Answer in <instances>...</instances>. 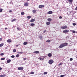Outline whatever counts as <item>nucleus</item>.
Segmentation results:
<instances>
[{"mask_svg": "<svg viewBox=\"0 0 77 77\" xmlns=\"http://www.w3.org/2000/svg\"><path fill=\"white\" fill-rule=\"evenodd\" d=\"M5 75H0V77H5Z\"/></svg>", "mask_w": 77, "mask_h": 77, "instance_id": "obj_23", "label": "nucleus"}, {"mask_svg": "<svg viewBox=\"0 0 77 77\" xmlns=\"http://www.w3.org/2000/svg\"><path fill=\"white\" fill-rule=\"evenodd\" d=\"M46 42H51V41H50V40H47L46 41Z\"/></svg>", "mask_w": 77, "mask_h": 77, "instance_id": "obj_38", "label": "nucleus"}, {"mask_svg": "<svg viewBox=\"0 0 77 77\" xmlns=\"http://www.w3.org/2000/svg\"><path fill=\"white\" fill-rule=\"evenodd\" d=\"M47 74V72H44L43 74H44V75H45V74Z\"/></svg>", "mask_w": 77, "mask_h": 77, "instance_id": "obj_32", "label": "nucleus"}, {"mask_svg": "<svg viewBox=\"0 0 77 77\" xmlns=\"http://www.w3.org/2000/svg\"><path fill=\"white\" fill-rule=\"evenodd\" d=\"M27 18H28V20H29L30 18H31V16H29L26 17Z\"/></svg>", "mask_w": 77, "mask_h": 77, "instance_id": "obj_18", "label": "nucleus"}, {"mask_svg": "<svg viewBox=\"0 0 77 77\" xmlns=\"http://www.w3.org/2000/svg\"><path fill=\"white\" fill-rule=\"evenodd\" d=\"M7 42L10 43L11 42H12V40L10 39H8L7 40Z\"/></svg>", "mask_w": 77, "mask_h": 77, "instance_id": "obj_12", "label": "nucleus"}, {"mask_svg": "<svg viewBox=\"0 0 77 77\" xmlns=\"http://www.w3.org/2000/svg\"><path fill=\"white\" fill-rule=\"evenodd\" d=\"M11 62V60L9 59L8 60H7V63H10Z\"/></svg>", "mask_w": 77, "mask_h": 77, "instance_id": "obj_16", "label": "nucleus"}, {"mask_svg": "<svg viewBox=\"0 0 77 77\" xmlns=\"http://www.w3.org/2000/svg\"><path fill=\"white\" fill-rule=\"evenodd\" d=\"M39 38L40 39H41V40H42V36L40 35L39 36Z\"/></svg>", "mask_w": 77, "mask_h": 77, "instance_id": "obj_20", "label": "nucleus"}, {"mask_svg": "<svg viewBox=\"0 0 77 77\" xmlns=\"http://www.w3.org/2000/svg\"><path fill=\"white\" fill-rule=\"evenodd\" d=\"M21 15H24V12H21Z\"/></svg>", "mask_w": 77, "mask_h": 77, "instance_id": "obj_24", "label": "nucleus"}, {"mask_svg": "<svg viewBox=\"0 0 77 77\" xmlns=\"http://www.w3.org/2000/svg\"><path fill=\"white\" fill-rule=\"evenodd\" d=\"M27 1H29V0H26Z\"/></svg>", "mask_w": 77, "mask_h": 77, "instance_id": "obj_53", "label": "nucleus"}, {"mask_svg": "<svg viewBox=\"0 0 77 77\" xmlns=\"http://www.w3.org/2000/svg\"><path fill=\"white\" fill-rule=\"evenodd\" d=\"M75 10L76 11H77V6L76 7V8H75Z\"/></svg>", "mask_w": 77, "mask_h": 77, "instance_id": "obj_43", "label": "nucleus"}, {"mask_svg": "<svg viewBox=\"0 0 77 77\" xmlns=\"http://www.w3.org/2000/svg\"><path fill=\"white\" fill-rule=\"evenodd\" d=\"M5 58H1V60H5Z\"/></svg>", "mask_w": 77, "mask_h": 77, "instance_id": "obj_29", "label": "nucleus"}, {"mask_svg": "<svg viewBox=\"0 0 77 77\" xmlns=\"http://www.w3.org/2000/svg\"><path fill=\"white\" fill-rule=\"evenodd\" d=\"M44 58L43 57H41L40 58V60H44Z\"/></svg>", "mask_w": 77, "mask_h": 77, "instance_id": "obj_21", "label": "nucleus"}, {"mask_svg": "<svg viewBox=\"0 0 77 77\" xmlns=\"http://www.w3.org/2000/svg\"><path fill=\"white\" fill-rule=\"evenodd\" d=\"M16 20V19H13L11 20L12 22H13V21H15Z\"/></svg>", "mask_w": 77, "mask_h": 77, "instance_id": "obj_26", "label": "nucleus"}, {"mask_svg": "<svg viewBox=\"0 0 77 77\" xmlns=\"http://www.w3.org/2000/svg\"><path fill=\"white\" fill-rule=\"evenodd\" d=\"M72 60H73V59H72V58H71L70 59V61H72Z\"/></svg>", "mask_w": 77, "mask_h": 77, "instance_id": "obj_35", "label": "nucleus"}, {"mask_svg": "<svg viewBox=\"0 0 77 77\" xmlns=\"http://www.w3.org/2000/svg\"><path fill=\"white\" fill-rule=\"evenodd\" d=\"M23 60H26V58H23Z\"/></svg>", "mask_w": 77, "mask_h": 77, "instance_id": "obj_49", "label": "nucleus"}, {"mask_svg": "<svg viewBox=\"0 0 77 77\" xmlns=\"http://www.w3.org/2000/svg\"><path fill=\"white\" fill-rule=\"evenodd\" d=\"M51 23L49 22H46L47 26H48V25H50V24Z\"/></svg>", "mask_w": 77, "mask_h": 77, "instance_id": "obj_13", "label": "nucleus"}, {"mask_svg": "<svg viewBox=\"0 0 77 77\" xmlns=\"http://www.w3.org/2000/svg\"><path fill=\"white\" fill-rule=\"evenodd\" d=\"M39 53V51H35L33 52V53H35L36 54H38Z\"/></svg>", "mask_w": 77, "mask_h": 77, "instance_id": "obj_14", "label": "nucleus"}, {"mask_svg": "<svg viewBox=\"0 0 77 77\" xmlns=\"http://www.w3.org/2000/svg\"><path fill=\"white\" fill-rule=\"evenodd\" d=\"M3 11V9L2 8L0 9V13L2 12Z\"/></svg>", "mask_w": 77, "mask_h": 77, "instance_id": "obj_33", "label": "nucleus"}, {"mask_svg": "<svg viewBox=\"0 0 77 77\" xmlns=\"http://www.w3.org/2000/svg\"><path fill=\"white\" fill-rule=\"evenodd\" d=\"M24 68L23 67H18V70H23Z\"/></svg>", "mask_w": 77, "mask_h": 77, "instance_id": "obj_6", "label": "nucleus"}, {"mask_svg": "<svg viewBox=\"0 0 77 77\" xmlns=\"http://www.w3.org/2000/svg\"><path fill=\"white\" fill-rule=\"evenodd\" d=\"M47 20H48V21H49V22H51V20H52L50 18H49Z\"/></svg>", "mask_w": 77, "mask_h": 77, "instance_id": "obj_11", "label": "nucleus"}, {"mask_svg": "<svg viewBox=\"0 0 77 77\" xmlns=\"http://www.w3.org/2000/svg\"><path fill=\"white\" fill-rule=\"evenodd\" d=\"M18 45H16V47H18Z\"/></svg>", "mask_w": 77, "mask_h": 77, "instance_id": "obj_51", "label": "nucleus"}, {"mask_svg": "<svg viewBox=\"0 0 77 77\" xmlns=\"http://www.w3.org/2000/svg\"><path fill=\"white\" fill-rule=\"evenodd\" d=\"M4 45V44L3 43H2L0 44V47H2Z\"/></svg>", "mask_w": 77, "mask_h": 77, "instance_id": "obj_27", "label": "nucleus"}, {"mask_svg": "<svg viewBox=\"0 0 77 77\" xmlns=\"http://www.w3.org/2000/svg\"><path fill=\"white\" fill-rule=\"evenodd\" d=\"M2 69V68L1 67H0V71H1Z\"/></svg>", "mask_w": 77, "mask_h": 77, "instance_id": "obj_47", "label": "nucleus"}, {"mask_svg": "<svg viewBox=\"0 0 77 77\" xmlns=\"http://www.w3.org/2000/svg\"><path fill=\"white\" fill-rule=\"evenodd\" d=\"M3 55H4V54H3V53H2L0 54L1 56H3Z\"/></svg>", "mask_w": 77, "mask_h": 77, "instance_id": "obj_39", "label": "nucleus"}, {"mask_svg": "<svg viewBox=\"0 0 77 77\" xmlns=\"http://www.w3.org/2000/svg\"><path fill=\"white\" fill-rule=\"evenodd\" d=\"M53 12L51 11H49L47 13L48 14H52Z\"/></svg>", "mask_w": 77, "mask_h": 77, "instance_id": "obj_8", "label": "nucleus"}, {"mask_svg": "<svg viewBox=\"0 0 77 77\" xmlns=\"http://www.w3.org/2000/svg\"><path fill=\"white\" fill-rule=\"evenodd\" d=\"M11 58H14L15 57V56L14 55H12L11 56Z\"/></svg>", "mask_w": 77, "mask_h": 77, "instance_id": "obj_34", "label": "nucleus"}, {"mask_svg": "<svg viewBox=\"0 0 77 77\" xmlns=\"http://www.w3.org/2000/svg\"><path fill=\"white\" fill-rule=\"evenodd\" d=\"M29 5V3H25L24 4V6H28V5Z\"/></svg>", "mask_w": 77, "mask_h": 77, "instance_id": "obj_10", "label": "nucleus"}, {"mask_svg": "<svg viewBox=\"0 0 77 77\" xmlns=\"http://www.w3.org/2000/svg\"><path fill=\"white\" fill-rule=\"evenodd\" d=\"M45 6L44 5H40L39 6L38 8H44Z\"/></svg>", "mask_w": 77, "mask_h": 77, "instance_id": "obj_5", "label": "nucleus"}, {"mask_svg": "<svg viewBox=\"0 0 77 77\" xmlns=\"http://www.w3.org/2000/svg\"><path fill=\"white\" fill-rule=\"evenodd\" d=\"M35 72H30V74H33Z\"/></svg>", "mask_w": 77, "mask_h": 77, "instance_id": "obj_30", "label": "nucleus"}, {"mask_svg": "<svg viewBox=\"0 0 77 77\" xmlns=\"http://www.w3.org/2000/svg\"><path fill=\"white\" fill-rule=\"evenodd\" d=\"M65 75H62L60 76V77H64L65 76Z\"/></svg>", "mask_w": 77, "mask_h": 77, "instance_id": "obj_36", "label": "nucleus"}, {"mask_svg": "<svg viewBox=\"0 0 77 77\" xmlns=\"http://www.w3.org/2000/svg\"><path fill=\"white\" fill-rule=\"evenodd\" d=\"M59 18H60V19H62V16H60L59 17Z\"/></svg>", "mask_w": 77, "mask_h": 77, "instance_id": "obj_41", "label": "nucleus"}, {"mask_svg": "<svg viewBox=\"0 0 77 77\" xmlns=\"http://www.w3.org/2000/svg\"><path fill=\"white\" fill-rule=\"evenodd\" d=\"M28 43L27 42H25L23 43V45H27Z\"/></svg>", "mask_w": 77, "mask_h": 77, "instance_id": "obj_17", "label": "nucleus"}, {"mask_svg": "<svg viewBox=\"0 0 77 77\" xmlns=\"http://www.w3.org/2000/svg\"><path fill=\"white\" fill-rule=\"evenodd\" d=\"M18 54H22L23 53H24V52L22 51V52H19L18 51L17 52Z\"/></svg>", "mask_w": 77, "mask_h": 77, "instance_id": "obj_15", "label": "nucleus"}, {"mask_svg": "<svg viewBox=\"0 0 77 77\" xmlns=\"http://www.w3.org/2000/svg\"><path fill=\"white\" fill-rule=\"evenodd\" d=\"M62 65V63H60V64H59L58 65L59 66H60V65Z\"/></svg>", "mask_w": 77, "mask_h": 77, "instance_id": "obj_40", "label": "nucleus"}, {"mask_svg": "<svg viewBox=\"0 0 77 77\" xmlns=\"http://www.w3.org/2000/svg\"><path fill=\"white\" fill-rule=\"evenodd\" d=\"M17 30H20V28H19V27L17 28Z\"/></svg>", "mask_w": 77, "mask_h": 77, "instance_id": "obj_44", "label": "nucleus"}, {"mask_svg": "<svg viewBox=\"0 0 77 77\" xmlns=\"http://www.w3.org/2000/svg\"><path fill=\"white\" fill-rule=\"evenodd\" d=\"M53 62H54L53 60H50L49 61L48 63H49V64L51 65L52 63H53Z\"/></svg>", "mask_w": 77, "mask_h": 77, "instance_id": "obj_2", "label": "nucleus"}, {"mask_svg": "<svg viewBox=\"0 0 77 77\" xmlns=\"http://www.w3.org/2000/svg\"><path fill=\"white\" fill-rule=\"evenodd\" d=\"M68 45V43H64L61 44L60 46H59V48H63V47H65V46H66Z\"/></svg>", "mask_w": 77, "mask_h": 77, "instance_id": "obj_1", "label": "nucleus"}, {"mask_svg": "<svg viewBox=\"0 0 77 77\" xmlns=\"http://www.w3.org/2000/svg\"><path fill=\"white\" fill-rule=\"evenodd\" d=\"M63 33H68L69 32V30H65L63 31Z\"/></svg>", "mask_w": 77, "mask_h": 77, "instance_id": "obj_4", "label": "nucleus"}, {"mask_svg": "<svg viewBox=\"0 0 77 77\" xmlns=\"http://www.w3.org/2000/svg\"><path fill=\"white\" fill-rule=\"evenodd\" d=\"M23 77H25V76H23Z\"/></svg>", "mask_w": 77, "mask_h": 77, "instance_id": "obj_54", "label": "nucleus"}, {"mask_svg": "<svg viewBox=\"0 0 77 77\" xmlns=\"http://www.w3.org/2000/svg\"><path fill=\"white\" fill-rule=\"evenodd\" d=\"M72 24L73 25V26H75V25H76V23H72Z\"/></svg>", "mask_w": 77, "mask_h": 77, "instance_id": "obj_37", "label": "nucleus"}, {"mask_svg": "<svg viewBox=\"0 0 77 77\" xmlns=\"http://www.w3.org/2000/svg\"><path fill=\"white\" fill-rule=\"evenodd\" d=\"M39 75H41V74H42V73H40V74H39Z\"/></svg>", "mask_w": 77, "mask_h": 77, "instance_id": "obj_50", "label": "nucleus"}, {"mask_svg": "<svg viewBox=\"0 0 77 77\" xmlns=\"http://www.w3.org/2000/svg\"><path fill=\"white\" fill-rule=\"evenodd\" d=\"M72 32L73 33H75V31H72Z\"/></svg>", "mask_w": 77, "mask_h": 77, "instance_id": "obj_42", "label": "nucleus"}, {"mask_svg": "<svg viewBox=\"0 0 77 77\" xmlns=\"http://www.w3.org/2000/svg\"><path fill=\"white\" fill-rule=\"evenodd\" d=\"M67 1L70 2L69 3L70 4H72V2H73V0H67Z\"/></svg>", "mask_w": 77, "mask_h": 77, "instance_id": "obj_7", "label": "nucleus"}, {"mask_svg": "<svg viewBox=\"0 0 77 77\" xmlns=\"http://www.w3.org/2000/svg\"><path fill=\"white\" fill-rule=\"evenodd\" d=\"M35 21V19H32L31 20H30V22H34Z\"/></svg>", "mask_w": 77, "mask_h": 77, "instance_id": "obj_19", "label": "nucleus"}, {"mask_svg": "<svg viewBox=\"0 0 77 77\" xmlns=\"http://www.w3.org/2000/svg\"><path fill=\"white\" fill-rule=\"evenodd\" d=\"M68 26H65L63 27H61V29H67Z\"/></svg>", "mask_w": 77, "mask_h": 77, "instance_id": "obj_3", "label": "nucleus"}, {"mask_svg": "<svg viewBox=\"0 0 77 77\" xmlns=\"http://www.w3.org/2000/svg\"><path fill=\"white\" fill-rule=\"evenodd\" d=\"M13 53H15L16 52V50L15 49H14L13 51Z\"/></svg>", "mask_w": 77, "mask_h": 77, "instance_id": "obj_31", "label": "nucleus"}, {"mask_svg": "<svg viewBox=\"0 0 77 77\" xmlns=\"http://www.w3.org/2000/svg\"><path fill=\"white\" fill-rule=\"evenodd\" d=\"M36 11L35 10H34L32 11V12L33 13H36Z\"/></svg>", "mask_w": 77, "mask_h": 77, "instance_id": "obj_25", "label": "nucleus"}, {"mask_svg": "<svg viewBox=\"0 0 77 77\" xmlns=\"http://www.w3.org/2000/svg\"><path fill=\"white\" fill-rule=\"evenodd\" d=\"M20 56V55H19V54H17V55H16V57H19Z\"/></svg>", "mask_w": 77, "mask_h": 77, "instance_id": "obj_28", "label": "nucleus"}, {"mask_svg": "<svg viewBox=\"0 0 77 77\" xmlns=\"http://www.w3.org/2000/svg\"><path fill=\"white\" fill-rule=\"evenodd\" d=\"M5 29H7V28H5Z\"/></svg>", "mask_w": 77, "mask_h": 77, "instance_id": "obj_52", "label": "nucleus"}, {"mask_svg": "<svg viewBox=\"0 0 77 77\" xmlns=\"http://www.w3.org/2000/svg\"><path fill=\"white\" fill-rule=\"evenodd\" d=\"M31 26H35V24L33 23H31L30 25Z\"/></svg>", "mask_w": 77, "mask_h": 77, "instance_id": "obj_22", "label": "nucleus"}, {"mask_svg": "<svg viewBox=\"0 0 77 77\" xmlns=\"http://www.w3.org/2000/svg\"><path fill=\"white\" fill-rule=\"evenodd\" d=\"M9 12H12V11L10 10L9 11Z\"/></svg>", "mask_w": 77, "mask_h": 77, "instance_id": "obj_48", "label": "nucleus"}, {"mask_svg": "<svg viewBox=\"0 0 77 77\" xmlns=\"http://www.w3.org/2000/svg\"><path fill=\"white\" fill-rule=\"evenodd\" d=\"M48 57H51V56H52V54L51 53H50L48 54Z\"/></svg>", "mask_w": 77, "mask_h": 77, "instance_id": "obj_9", "label": "nucleus"}, {"mask_svg": "<svg viewBox=\"0 0 77 77\" xmlns=\"http://www.w3.org/2000/svg\"><path fill=\"white\" fill-rule=\"evenodd\" d=\"M46 30H45L44 31V33H45V32H46Z\"/></svg>", "mask_w": 77, "mask_h": 77, "instance_id": "obj_45", "label": "nucleus"}, {"mask_svg": "<svg viewBox=\"0 0 77 77\" xmlns=\"http://www.w3.org/2000/svg\"><path fill=\"white\" fill-rule=\"evenodd\" d=\"M2 38H0V41H2Z\"/></svg>", "mask_w": 77, "mask_h": 77, "instance_id": "obj_46", "label": "nucleus"}]
</instances>
